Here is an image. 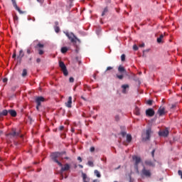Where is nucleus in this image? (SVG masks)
<instances>
[{
    "label": "nucleus",
    "instance_id": "nucleus-26",
    "mask_svg": "<svg viewBox=\"0 0 182 182\" xmlns=\"http://www.w3.org/2000/svg\"><path fill=\"white\" fill-rule=\"evenodd\" d=\"M107 12H109V9H107V7H105L102 13V16H105V15H106Z\"/></svg>",
    "mask_w": 182,
    "mask_h": 182
},
{
    "label": "nucleus",
    "instance_id": "nucleus-11",
    "mask_svg": "<svg viewBox=\"0 0 182 182\" xmlns=\"http://www.w3.org/2000/svg\"><path fill=\"white\" fill-rule=\"evenodd\" d=\"M159 135L162 137H167L168 136V129H165L163 131L159 132Z\"/></svg>",
    "mask_w": 182,
    "mask_h": 182
},
{
    "label": "nucleus",
    "instance_id": "nucleus-44",
    "mask_svg": "<svg viewBox=\"0 0 182 182\" xmlns=\"http://www.w3.org/2000/svg\"><path fill=\"white\" fill-rule=\"evenodd\" d=\"M18 16L16 15V16H14V21H18Z\"/></svg>",
    "mask_w": 182,
    "mask_h": 182
},
{
    "label": "nucleus",
    "instance_id": "nucleus-52",
    "mask_svg": "<svg viewBox=\"0 0 182 182\" xmlns=\"http://www.w3.org/2000/svg\"><path fill=\"white\" fill-rule=\"evenodd\" d=\"M12 58L13 59H15L16 58V53H14Z\"/></svg>",
    "mask_w": 182,
    "mask_h": 182
},
{
    "label": "nucleus",
    "instance_id": "nucleus-33",
    "mask_svg": "<svg viewBox=\"0 0 182 182\" xmlns=\"http://www.w3.org/2000/svg\"><path fill=\"white\" fill-rule=\"evenodd\" d=\"M11 2L13 4V6L15 8L16 6H18V4H16V0H11Z\"/></svg>",
    "mask_w": 182,
    "mask_h": 182
},
{
    "label": "nucleus",
    "instance_id": "nucleus-48",
    "mask_svg": "<svg viewBox=\"0 0 182 182\" xmlns=\"http://www.w3.org/2000/svg\"><path fill=\"white\" fill-rule=\"evenodd\" d=\"M139 48H144V43L139 45Z\"/></svg>",
    "mask_w": 182,
    "mask_h": 182
},
{
    "label": "nucleus",
    "instance_id": "nucleus-21",
    "mask_svg": "<svg viewBox=\"0 0 182 182\" xmlns=\"http://www.w3.org/2000/svg\"><path fill=\"white\" fill-rule=\"evenodd\" d=\"M23 56H25V54L23 53V50H20L19 55L17 57V58L19 59L20 60H22V58H23Z\"/></svg>",
    "mask_w": 182,
    "mask_h": 182
},
{
    "label": "nucleus",
    "instance_id": "nucleus-50",
    "mask_svg": "<svg viewBox=\"0 0 182 182\" xmlns=\"http://www.w3.org/2000/svg\"><path fill=\"white\" fill-rule=\"evenodd\" d=\"M37 1H38L40 4H43L44 0H37Z\"/></svg>",
    "mask_w": 182,
    "mask_h": 182
},
{
    "label": "nucleus",
    "instance_id": "nucleus-47",
    "mask_svg": "<svg viewBox=\"0 0 182 182\" xmlns=\"http://www.w3.org/2000/svg\"><path fill=\"white\" fill-rule=\"evenodd\" d=\"M121 134H122V137H124V136H126V132H122L121 133Z\"/></svg>",
    "mask_w": 182,
    "mask_h": 182
},
{
    "label": "nucleus",
    "instance_id": "nucleus-38",
    "mask_svg": "<svg viewBox=\"0 0 182 182\" xmlns=\"http://www.w3.org/2000/svg\"><path fill=\"white\" fill-rule=\"evenodd\" d=\"M134 50H139V47H137L136 45L133 46Z\"/></svg>",
    "mask_w": 182,
    "mask_h": 182
},
{
    "label": "nucleus",
    "instance_id": "nucleus-20",
    "mask_svg": "<svg viewBox=\"0 0 182 182\" xmlns=\"http://www.w3.org/2000/svg\"><path fill=\"white\" fill-rule=\"evenodd\" d=\"M82 176L83 182H89L90 181V179H89V178H87V175H86V173H82Z\"/></svg>",
    "mask_w": 182,
    "mask_h": 182
},
{
    "label": "nucleus",
    "instance_id": "nucleus-3",
    "mask_svg": "<svg viewBox=\"0 0 182 182\" xmlns=\"http://www.w3.org/2000/svg\"><path fill=\"white\" fill-rule=\"evenodd\" d=\"M33 45H34L35 49L38 50L39 55H43L45 53V51H43V48H45V46L41 43H38V41H34L33 43Z\"/></svg>",
    "mask_w": 182,
    "mask_h": 182
},
{
    "label": "nucleus",
    "instance_id": "nucleus-6",
    "mask_svg": "<svg viewBox=\"0 0 182 182\" xmlns=\"http://www.w3.org/2000/svg\"><path fill=\"white\" fill-rule=\"evenodd\" d=\"M141 177H151V171L149 169H146V167L144 166L141 171Z\"/></svg>",
    "mask_w": 182,
    "mask_h": 182
},
{
    "label": "nucleus",
    "instance_id": "nucleus-14",
    "mask_svg": "<svg viewBox=\"0 0 182 182\" xmlns=\"http://www.w3.org/2000/svg\"><path fill=\"white\" fill-rule=\"evenodd\" d=\"M19 136V132L14 131L12 133L8 134L7 137H18Z\"/></svg>",
    "mask_w": 182,
    "mask_h": 182
},
{
    "label": "nucleus",
    "instance_id": "nucleus-55",
    "mask_svg": "<svg viewBox=\"0 0 182 182\" xmlns=\"http://www.w3.org/2000/svg\"><path fill=\"white\" fill-rule=\"evenodd\" d=\"M93 182H100L99 179H95Z\"/></svg>",
    "mask_w": 182,
    "mask_h": 182
},
{
    "label": "nucleus",
    "instance_id": "nucleus-4",
    "mask_svg": "<svg viewBox=\"0 0 182 182\" xmlns=\"http://www.w3.org/2000/svg\"><path fill=\"white\" fill-rule=\"evenodd\" d=\"M132 160L134 161H135L134 168H135L136 173L139 174V164H140V163H141V158H140V156H132Z\"/></svg>",
    "mask_w": 182,
    "mask_h": 182
},
{
    "label": "nucleus",
    "instance_id": "nucleus-34",
    "mask_svg": "<svg viewBox=\"0 0 182 182\" xmlns=\"http://www.w3.org/2000/svg\"><path fill=\"white\" fill-rule=\"evenodd\" d=\"M28 55H31V53H32V48H27V50H26Z\"/></svg>",
    "mask_w": 182,
    "mask_h": 182
},
{
    "label": "nucleus",
    "instance_id": "nucleus-13",
    "mask_svg": "<svg viewBox=\"0 0 182 182\" xmlns=\"http://www.w3.org/2000/svg\"><path fill=\"white\" fill-rule=\"evenodd\" d=\"M158 114H159V116H163L166 114V109L164 107H160L158 109Z\"/></svg>",
    "mask_w": 182,
    "mask_h": 182
},
{
    "label": "nucleus",
    "instance_id": "nucleus-56",
    "mask_svg": "<svg viewBox=\"0 0 182 182\" xmlns=\"http://www.w3.org/2000/svg\"><path fill=\"white\" fill-rule=\"evenodd\" d=\"M16 87H18V86H15L12 88L13 90H15V89H16Z\"/></svg>",
    "mask_w": 182,
    "mask_h": 182
},
{
    "label": "nucleus",
    "instance_id": "nucleus-27",
    "mask_svg": "<svg viewBox=\"0 0 182 182\" xmlns=\"http://www.w3.org/2000/svg\"><path fill=\"white\" fill-rule=\"evenodd\" d=\"M94 173L97 176V177H98V178H100V177H102V175L100 174V172L99 171L95 170Z\"/></svg>",
    "mask_w": 182,
    "mask_h": 182
},
{
    "label": "nucleus",
    "instance_id": "nucleus-58",
    "mask_svg": "<svg viewBox=\"0 0 182 182\" xmlns=\"http://www.w3.org/2000/svg\"><path fill=\"white\" fill-rule=\"evenodd\" d=\"M79 167H80V168H83V165H79Z\"/></svg>",
    "mask_w": 182,
    "mask_h": 182
},
{
    "label": "nucleus",
    "instance_id": "nucleus-25",
    "mask_svg": "<svg viewBox=\"0 0 182 182\" xmlns=\"http://www.w3.org/2000/svg\"><path fill=\"white\" fill-rule=\"evenodd\" d=\"M132 135L131 134H127V143H130L132 141Z\"/></svg>",
    "mask_w": 182,
    "mask_h": 182
},
{
    "label": "nucleus",
    "instance_id": "nucleus-42",
    "mask_svg": "<svg viewBox=\"0 0 182 182\" xmlns=\"http://www.w3.org/2000/svg\"><path fill=\"white\" fill-rule=\"evenodd\" d=\"M112 69H113L112 67H107V70H106V72H107V70H112Z\"/></svg>",
    "mask_w": 182,
    "mask_h": 182
},
{
    "label": "nucleus",
    "instance_id": "nucleus-1",
    "mask_svg": "<svg viewBox=\"0 0 182 182\" xmlns=\"http://www.w3.org/2000/svg\"><path fill=\"white\" fill-rule=\"evenodd\" d=\"M63 154H66V151H62V152H53L51 154L50 157L53 161L55 163H57V164L60 166L62 167V163L59 161L58 159H61V160H63Z\"/></svg>",
    "mask_w": 182,
    "mask_h": 182
},
{
    "label": "nucleus",
    "instance_id": "nucleus-45",
    "mask_svg": "<svg viewBox=\"0 0 182 182\" xmlns=\"http://www.w3.org/2000/svg\"><path fill=\"white\" fill-rule=\"evenodd\" d=\"M3 82L4 83H6V82H8V78H4Z\"/></svg>",
    "mask_w": 182,
    "mask_h": 182
},
{
    "label": "nucleus",
    "instance_id": "nucleus-28",
    "mask_svg": "<svg viewBox=\"0 0 182 182\" xmlns=\"http://www.w3.org/2000/svg\"><path fill=\"white\" fill-rule=\"evenodd\" d=\"M27 75H28V70L26 69H23L21 76L23 77H25V76H26Z\"/></svg>",
    "mask_w": 182,
    "mask_h": 182
},
{
    "label": "nucleus",
    "instance_id": "nucleus-54",
    "mask_svg": "<svg viewBox=\"0 0 182 182\" xmlns=\"http://www.w3.org/2000/svg\"><path fill=\"white\" fill-rule=\"evenodd\" d=\"M174 107H176V105H172L171 109H174Z\"/></svg>",
    "mask_w": 182,
    "mask_h": 182
},
{
    "label": "nucleus",
    "instance_id": "nucleus-43",
    "mask_svg": "<svg viewBox=\"0 0 182 182\" xmlns=\"http://www.w3.org/2000/svg\"><path fill=\"white\" fill-rule=\"evenodd\" d=\"M63 129H65V127H63V126H60V127H59V130H60V132H62V130H63Z\"/></svg>",
    "mask_w": 182,
    "mask_h": 182
},
{
    "label": "nucleus",
    "instance_id": "nucleus-37",
    "mask_svg": "<svg viewBox=\"0 0 182 182\" xmlns=\"http://www.w3.org/2000/svg\"><path fill=\"white\" fill-rule=\"evenodd\" d=\"M178 176H180L181 178L182 179V171L181 170H179L178 171Z\"/></svg>",
    "mask_w": 182,
    "mask_h": 182
},
{
    "label": "nucleus",
    "instance_id": "nucleus-62",
    "mask_svg": "<svg viewBox=\"0 0 182 182\" xmlns=\"http://www.w3.org/2000/svg\"><path fill=\"white\" fill-rule=\"evenodd\" d=\"M2 133H3V132H2V131H0V136H1V134H2Z\"/></svg>",
    "mask_w": 182,
    "mask_h": 182
},
{
    "label": "nucleus",
    "instance_id": "nucleus-17",
    "mask_svg": "<svg viewBox=\"0 0 182 182\" xmlns=\"http://www.w3.org/2000/svg\"><path fill=\"white\" fill-rule=\"evenodd\" d=\"M118 72L121 74H123V73H127V71L126 70V69L124 68V67H123L122 65H119L118 67Z\"/></svg>",
    "mask_w": 182,
    "mask_h": 182
},
{
    "label": "nucleus",
    "instance_id": "nucleus-8",
    "mask_svg": "<svg viewBox=\"0 0 182 182\" xmlns=\"http://www.w3.org/2000/svg\"><path fill=\"white\" fill-rule=\"evenodd\" d=\"M151 129L149 128L148 129L146 130L145 134L143 135L142 139L144 141H147V140H150V136L151 134Z\"/></svg>",
    "mask_w": 182,
    "mask_h": 182
},
{
    "label": "nucleus",
    "instance_id": "nucleus-46",
    "mask_svg": "<svg viewBox=\"0 0 182 182\" xmlns=\"http://www.w3.org/2000/svg\"><path fill=\"white\" fill-rule=\"evenodd\" d=\"M77 160H78V161H80V163H82V157L78 156V157H77Z\"/></svg>",
    "mask_w": 182,
    "mask_h": 182
},
{
    "label": "nucleus",
    "instance_id": "nucleus-59",
    "mask_svg": "<svg viewBox=\"0 0 182 182\" xmlns=\"http://www.w3.org/2000/svg\"><path fill=\"white\" fill-rule=\"evenodd\" d=\"M61 180H63V173H61Z\"/></svg>",
    "mask_w": 182,
    "mask_h": 182
},
{
    "label": "nucleus",
    "instance_id": "nucleus-16",
    "mask_svg": "<svg viewBox=\"0 0 182 182\" xmlns=\"http://www.w3.org/2000/svg\"><path fill=\"white\" fill-rule=\"evenodd\" d=\"M54 29H55V32H56V33H59V32L60 31V28H59V22L58 21L55 22Z\"/></svg>",
    "mask_w": 182,
    "mask_h": 182
},
{
    "label": "nucleus",
    "instance_id": "nucleus-41",
    "mask_svg": "<svg viewBox=\"0 0 182 182\" xmlns=\"http://www.w3.org/2000/svg\"><path fill=\"white\" fill-rule=\"evenodd\" d=\"M90 150L91 153H93V151H95V147L92 146Z\"/></svg>",
    "mask_w": 182,
    "mask_h": 182
},
{
    "label": "nucleus",
    "instance_id": "nucleus-2",
    "mask_svg": "<svg viewBox=\"0 0 182 182\" xmlns=\"http://www.w3.org/2000/svg\"><path fill=\"white\" fill-rule=\"evenodd\" d=\"M8 114L11 116V117H16L17 113L14 109H4L1 112H0V117H4V116H8Z\"/></svg>",
    "mask_w": 182,
    "mask_h": 182
},
{
    "label": "nucleus",
    "instance_id": "nucleus-9",
    "mask_svg": "<svg viewBox=\"0 0 182 182\" xmlns=\"http://www.w3.org/2000/svg\"><path fill=\"white\" fill-rule=\"evenodd\" d=\"M155 113L156 112H154V109L153 108H149L146 110V114L149 117H153V116H154Z\"/></svg>",
    "mask_w": 182,
    "mask_h": 182
},
{
    "label": "nucleus",
    "instance_id": "nucleus-32",
    "mask_svg": "<svg viewBox=\"0 0 182 182\" xmlns=\"http://www.w3.org/2000/svg\"><path fill=\"white\" fill-rule=\"evenodd\" d=\"M15 8V9L16 10V11H18V12H19L20 14H23V11H22L21 10V9L19 8V7H18V6H16V7H14Z\"/></svg>",
    "mask_w": 182,
    "mask_h": 182
},
{
    "label": "nucleus",
    "instance_id": "nucleus-35",
    "mask_svg": "<svg viewBox=\"0 0 182 182\" xmlns=\"http://www.w3.org/2000/svg\"><path fill=\"white\" fill-rule=\"evenodd\" d=\"M146 104L149 105V106H151V105H153V100H149Z\"/></svg>",
    "mask_w": 182,
    "mask_h": 182
},
{
    "label": "nucleus",
    "instance_id": "nucleus-5",
    "mask_svg": "<svg viewBox=\"0 0 182 182\" xmlns=\"http://www.w3.org/2000/svg\"><path fill=\"white\" fill-rule=\"evenodd\" d=\"M66 36L70 40L72 43H76V42H80V40L75 36L73 33H65Z\"/></svg>",
    "mask_w": 182,
    "mask_h": 182
},
{
    "label": "nucleus",
    "instance_id": "nucleus-23",
    "mask_svg": "<svg viewBox=\"0 0 182 182\" xmlns=\"http://www.w3.org/2000/svg\"><path fill=\"white\" fill-rule=\"evenodd\" d=\"M116 77L117 79H119V80H123L124 75H123V74H116Z\"/></svg>",
    "mask_w": 182,
    "mask_h": 182
},
{
    "label": "nucleus",
    "instance_id": "nucleus-39",
    "mask_svg": "<svg viewBox=\"0 0 182 182\" xmlns=\"http://www.w3.org/2000/svg\"><path fill=\"white\" fill-rule=\"evenodd\" d=\"M115 120L116 122H119V120H120V117H119V115L115 116Z\"/></svg>",
    "mask_w": 182,
    "mask_h": 182
},
{
    "label": "nucleus",
    "instance_id": "nucleus-10",
    "mask_svg": "<svg viewBox=\"0 0 182 182\" xmlns=\"http://www.w3.org/2000/svg\"><path fill=\"white\" fill-rule=\"evenodd\" d=\"M35 102L38 106H41L42 102H45V98L43 97H36Z\"/></svg>",
    "mask_w": 182,
    "mask_h": 182
},
{
    "label": "nucleus",
    "instance_id": "nucleus-18",
    "mask_svg": "<svg viewBox=\"0 0 182 182\" xmlns=\"http://www.w3.org/2000/svg\"><path fill=\"white\" fill-rule=\"evenodd\" d=\"M65 106H66V107H68L69 109H70V107H72V97H68V102H65Z\"/></svg>",
    "mask_w": 182,
    "mask_h": 182
},
{
    "label": "nucleus",
    "instance_id": "nucleus-51",
    "mask_svg": "<svg viewBox=\"0 0 182 182\" xmlns=\"http://www.w3.org/2000/svg\"><path fill=\"white\" fill-rule=\"evenodd\" d=\"M36 62L37 63H41V58H37Z\"/></svg>",
    "mask_w": 182,
    "mask_h": 182
},
{
    "label": "nucleus",
    "instance_id": "nucleus-7",
    "mask_svg": "<svg viewBox=\"0 0 182 182\" xmlns=\"http://www.w3.org/2000/svg\"><path fill=\"white\" fill-rule=\"evenodd\" d=\"M59 66L64 76H68V75H69V73L68 72V69L66 68V65H65V63H63V61H59Z\"/></svg>",
    "mask_w": 182,
    "mask_h": 182
},
{
    "label": "nucleus",
    "instance_id": "nucleus-12",
    "mask_svg": "<svg viewBox=\"0 0 182 182\" xmlns=\"http://www.w3.org/2000/svg\"><path fill=\"white\" fill-rule=\"evenodd\" d=\"M68 170H70V165L69 164H65L63 166L62 164L60 172L63 173V171H68Z\"/></svg>",
    "mask_w": 182,
    "mask_h": 182
},
{
    "label": "nucleus",
    "instance_id": "nucleus-19",
    "mask_svg": "<svg viewBox=\"0 0 182 182\" xmlns=\"http://www.w3.org/2000/svg\"><path fill=\"white\" fill-rule=\"evenodd\" d=\"M129 85L126 84V85H122V93H124V95H126V93H127V89H129Z\"/></svg>",
    "mask_w": 182,
    "mask_h": 182
},
{
    "label": "nucleus",
    "instance_id": "nucleus-30",
    "mask_svg": "<svg viewBox=\"0 0 182 182\" xmlns=\"http://www.w3.org/2000/svg\"><path fill=\"white\" fill-rule=\"evenodd\" d=\"M88 166H90V167H94L95 164H93V161H88L87 162Z\"/></svg>",
    "mask_w": 182,
    "mask_h": 182
},
{
    "label": "nucleus",
    "instance_id": "nucleus-49",
    "mask_svg": "<svg viewBox=\"0 0 182 182\" xmlns=\"http://www.w3.org/2000/svg\"><path fill=\"white\" fill-rule=\"evenodd\" d=\"M81 99H82V100H85V102H87V100H86V98H85V97L81 96Z\"/></svg>",
    "mask_w": 182,
    "mask_h": 182
},
{
    "label": "nucleus",
    "instance_id": "nucleus-24",
    "mask_svg": "<svg viewBox=\"0 0 182 182\" xmlns=\"http://www.w3.org/2000/svg\"><path fill=\"white\" fill-rule=\"evenodd\" d=\"M134 114L136 115V116H140V109L139 107H136L135 109H134Z\"/></svg>",
    "mask_w": 182,
    "mask_h": 182
},
{
    "label": "nucleus",
    "instance_id": "nucleus-40",
    "mask_svg": "<svg viewBox=\"0 0 182 182\" xmlns=\"http://www.w3.org/2000/svg\"><path fill=\"white\" fill-rule=\"evenodd\" d=\"M154 153H156V149H153V151H151V156L153 159H154Z\"/></svg>",
    "mask_w": 182,
    "mask_h": 182
},
{
    "label": "nucleus",
    "instance_id": "nucleus-57",
    "mask_svg": "<svg viewBox=\"0 0 182 182\" xmlns=\"http://www.w3.org/2000/svg\"><path fill=\"white\" fill-rule=\"evenodd\" d=\"M64 159H65V160H69V157H68V156L64 157Z\"/></svg>",
    "mask_w": 182,
    "mask_h": 182
},
{
    "label": "nucleus",
    "instance_id": "nucleus-64",
    "mask_svg": "<svg viewBox=\"0 0 182 182\" xmlns=\"http://www.w3.org/2000/svg\"><path fill=\"white\" fill-rule=\"evenodd\" d=\"M76 52H77V53L79 52V50H77V48L76 49Z\"/></svg>",
    "mask_w": 182,
    "mask_h": 182
},
{
    "label": "nucleus",
    "instance_id": "nucleus-29",
    "mask_svg": "<svg viewBox=\"0 0 182 182\" xmlns=\"http://www.w3.org/2000/svg\"><path fill=\"white\" fill-rule=\"evenodd\" d=\"M68 48L66 47H63L61 48V53H66V52H68Z\"/></svg>",
    "mask_w": 182,
    "mask_h": 182
},
{
    "label": "nucleus",
    "instance_id": "nucleus-15",
    "mask_svg": "<svg viewBox=\"0 0 182 182\" xmlns=\"http://www.w3.org/2000/svg\"><path fill=\"white\" fill-rule=\"evenodd\" d=\"M145 164L146 166H149V167H156V164H154V162H153L150 160L145 161Z\"/></svg>",
    "mask_w": 182,
    "mask_h": 182
},
{
    "label": "nucleus",
    "instance_id": "nucleus-31",
    "mask_svg": "<svg viewBox=\"0 0 182 182\" xmlns=\"http://www.w3.org/2000/svg\"><path fill=\"white\" fill-rule=\"evenodd\" d=\"M121 60H122V62H124L126 60V55L122 54L121 55Z\"/></svg>",
    "mask_w": 182,
    "mask_h": 182
},
{
    "label": "nucleus",
    "instance_id": "nucleus-36",
    "mask_svg": "<svg viewBox=\"0 0 182 182\" xmlns=\"http://www.w3.org/2000/svg\"><path fill=\"white\" fill-rule=\"evenodd\" d=\"M69 81L70 83H73V82H75V78H73V77H70Z\"/></svg>",
    "mask_w": 182,
    "mask_h": 182
},
{
    "label": "nucleus",
    "instance_id": "nucleus-22",
    "mask_svg": "<svg viewBox=\"0 0 182 182\" xmlns=\"http://www.w3.org/2000/svg\"><path fill=\"white\" fill-rule=\"evenodd\" d=\"M163 38H164V35L161 34L159 38H157V43H161V42H163Z\"/></svg>",
    "mask_w": 182,
    "mask_h": 182
},
{
    "label": "nucleus",
    "instance_id": "nucleus-53",
    "mask_svg": "<svg viewBox=\"0 0 182 182\" xmlns=\"http://www.w3.org/2000/svg\"><path fill=\"white\" fill-rule=\"evenodd\" d=\"M39 107H41V105H38V104H37V105H36L37 110H39Z\"/></svg>",
    "mask_w": 182,
    "mask_h": 182
},
{
    "label": "nucleus",
    "instance_id": "nucleus-61",
    "mask_svg": "<svg viewBox=\"0 0 182 182\" xmlns=\"http://www.w3.org/2000/svg\"><path fill=\"white\" fill-rule=\"evenodd\" d=\"M102 161H106V159H102Z\"/></svg>",
    "mask_w": 182,
    "mask_h": 182
},
{
    "label": "nucleus",
    "instance_id": "nucleus-63",
    "mask_svg": "<svg viewBox=\"0 0 182 182\" xmlns=\"http://www.w3.org/2000/svg\"><path fill=\"white\" fill-rule=\"evenodd\" d=\"M29 60H30V61L32 60V58H29Z\"/></svg>",
    "mask_w": 182,
    "mask_h": 182
},
{
    "label": "nucleus",
    "instance_id": "nucleus-60",
    "mask_svg": "<svg viewBox=\"0 0 182 182\" xmlns=\"http://www.w3.org/2000/svg\"><path fill=\"white\" fill-rule=\"evenodd\" d=\"M119 168H120V166H119L117 168H115V170H119Z\"/></svg>",
    "mask_w": 182,
    "mask_h": 182
}]
</instances>
